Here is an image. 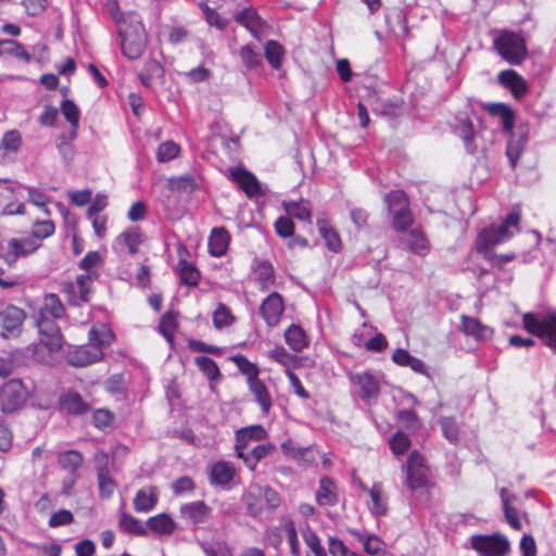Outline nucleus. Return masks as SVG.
I'll return each instance as SVG.
<instances>
[{"label":"nucleus","instance_id":"obj_7","mask_svg":"<svg viewBox=\"0 0 556 556\" xmlns=\"http://www.w3.org/2000/svg\"><path fill=\"white\" fill-rule=\"evenodd\" d=\"M406 484L412 492L424 490L429 486V467L425 464L424 457L413 451L406 463Z\"/></svg>","mask_w":556,"mask_h":556},{"label":"nucleus","instance_id":"obj_63","mask_svg":"<svg viewBox=\"0 0 556 556\" xmlns=\"http://www.w3.org/2000/svg\"><path fill=\"white\" fill-rule=\"evenodd\" d=\"M98 478V486L99 493L102 498H110L116 488L114 480L112 479L110 472L104 473L103 471L100 475H97Z\"/></svg>","mask_w":556,"mask_h":556},{"label":"nucleus","instance_id":"obj_14","mask_svg":"<svg viewBox=\"0 0 556 556\" xmlns=\"http://www.w3.org/2000/svg\"><path fill=\"white\" fill-rule=\"evenodd\" d=\"M103 352L99 346L91 344L89 341L87 344L76 346L67 353V363L74 367H86L93 364L103 357Z\"/></svg>","mask_w":556,"mask_h":556},{"label":"nucleus","instance_id":"obj_19","mask_svg":"<svg viewBox=\"0 0 556 556\" xmlns=\"http://www.w3.org/2000/svg\"><path fill=\"white\" fill-rule=\"evenodd\" d=\"M232 180L244 191L247 197L254 198L262 195L261 184L254 174L244 169L238 168L231 172Z\"/></svg>","mask_w":556,"mask_h":556},{"label":"nucleus","instance_id":"obj_15","mask_svg":"<svg viewBox=\"0 0 556 556\" xmlns=\"http://www.w3.org/2000/svg\"><path fill=\"white\" fill-rule=\"evenodd\" d=\"M268 433L261 425H252L240 428L236 431L235 451L238 457H243V453L249 447L251 442L263 441L267 438Z\"/></svg>","mask_w":556,"mask_h":556},{"label":"nucleus","instance_id":"obj_9","mask_svg":"<svg viewBox=\"0 0 556 556\" xmlns=\"http://www.w3.org/2000/svg\"><path fill=\"white\" fill-rule=\"evenodd\" d=\"M0 258L12 267L21 257H27L39 249V244L35 243L28 236L22 238H11L5 247H1Z\"/></svg>","mask_w":556,"mask_h":556},{"label":"nucleus","instance_id":"obj_24","mask_svg":"<svg viewBox=\"0 0 556 556\" xmlns=\"http://www.w3.org/2000/svg\"><path fill=\"white\" fill-rule=\"evenodd\" d=\"M230 242V235L224 227L213 228L208 238V252L215 257L226 254Z\"/></svg>","mask_w":556,"mask_h":556},{"label":"nucleus","instance_id":"obj_27","mask_svg":"<svg viewBox=\"0 0 556 556\" xmlns=\"http://www.w3.org/2000/svg\"><path fill=\"white\" fill-rule=\"evenodd\" d=\"M146 527L147 530L149 529L159 535H170L176 530V522L169 515L162 513L150 517L146 522Z\"/></svg>","mask_w":556,"mask_h":556},{"label":"nucleus","instance_id":"obj_3","mask_svg":"<svg viewBox=\"0 0 556 556\" xmlns=\"http://www.w3.org/2000/svg\"><path fill=\"white\" fill-rule=\"evenodd\" d=\"M494 47L509 64L519 65L528 55L523 37L511 30H503L495 39Z\"/></svg>","mask_w":556,"mask_h":556},{"label":"nucleus","instance_id":"obj_50","mask_svg":"<svg viewBox=\"0 0 556 556\" xmlns=\"http://www.w3.org/2000/svg\"><path fill=\"white\" fill-rule=\"evenodd\" d=\"M281 451L286 456L292 457L296 460H303L306 463H313L314 458L308 457L309 448L308 447H300L293 442L291 439L286 440L281 444Z\"/></svg>","mask_w":556,"mask_h":556},{"label":"nucleus","instance_id":"obj_26","mask_svg":"<svg viewBox=\"0 0 556 556\" xmlns=\"http://www.w3.org/2000/svg\"><path fill=\"white\" fill-rule=\"evenodd\" d=\"M454 132L458 136L469 154L476 153L478 146L476 143V132L473 125L468 118L458 119L457 125L454 127Z\"/></svg>","mask_w":556,"mask_h":556},{"label":"nucleus","instance_id":"obj_35","mask_svg":"<svg viewBox=\"0 0 556 556\" xmlns=\"http://www.w3.org/2000/svg\"><path fill=\"white\" fill-rule=\"evenodd\" d=\"M283 207L288 215L312 224V207L308 201H285Z\"/></svg>","mask_w":556,"mask_h":556},{"label":"nucleus","instance_id":"obj_32","mask_svg":"<svg viewBox=\"0 0 556 556\" xmlns=\"http://www.w3.org/2000/svg\"><path fill=\"white\" fill-rule=\"evenodd\" d=\"M392 361L402 367H409L412 370H414L417 374L425 375L427 374V368L425 363L412 356L406 350L403 349H396L393 352Z\"/></svg>","mask_w":556,"mask_h":556},{"label":"nucleus","instance_id":"obj_61","mask_svg":"<svg viewBox=\"0 0 556 556\" xmlns=\"http://www.w3.org/2000/svg\"><path fill=\"white\" fill-rule=\"evenodd\" d=\"M22 144V137L18 130H9L4 134L1 148L5 152L16 153Z\"/></svg>","mask_w":556,"mask_h":556},{"label":"nucleus","instance_id":"obj_46","mask_svg":"<svg viewBox=\"0 0 556 556\" xmlns=\"http://www.w3.org/2000/svg\"><path fill=\"white\" fill-rule=\"evenodd\" d=\"M118 243L127 247L130 254L138 252V247L142 242V233L138 227H130L123 231L116 239Z\"/></svg>","mask_w":556,"mask_h":556},{"label":"nucleus","instance_id":"obj_47","mask_svg":"<svg viewBox=\"0 0 556 556\" xmlns=\"http://www.w3.org/2000/svg\"><path fill=\"white\" fill-rule=\"evenodd\" d=\"M300 530L305 544L312 551L314 556H327L319 536L307 523H305L304 527H301Z\"/></svg>","mask_w":556,"mask_h":556},{"label":"nucleus","instance_id":"obj_6","mask_svg":"<svg viewBox=\"0 0 556 556\" xmlns=\"http://www.w3.org/2000/svg\"><path fill=\"white\" fill-rule=\"evenodd\" d=\"M29 396V389L21 379L7 381L0 391V408L3 413H14L24 406Z\"/></svg>","mask_w":556,"mask_h":556},{"label":"nucleus","instance_id":"obj_49","mask_svg":"<svg viewBox=\"0 0 556 556\" xmlns=\"http://www.w3.org/2000/svg\"><path fill=\"white\" fill-rule=\"evenodd\" d=\"M199 545L205 556H232L230 547L223 540L199 541Z\"/></svg>","mask_w":556,"mask_h":556},{"label":"nucleus","instance_id":"obj_59","mask_svg":"<svg viewBox=\"0 0 556 556\" xmlns=\"http://www.w3.org/2000/svg\"><path fill=\"white\" fill-rule=\"evenodd\" d=\"M389 212H394L396 208H405L409 206L406 193L403 190H392L386 194L384 198Z\"/></svg>","mask_w":556,"mask_h":556},{"label":"nucleus","instance_id":"obj_11","mask_svg":"<svg viewBox=\"0 0 556 556\" xmlns=\"http://www.w3.org/2000/svg\"><path fill=\"white\" fill-rule=\"evenodd\" d=\"M471 546L483 556H504L509 551V542L504 535H475Z\"/></svg>","mask_w":556,"mask_h":556},{"label":"nucleus","instance_id":"obj_28","mask_svg":"<svg viewBox=\"0 0 556 556\" xmlns=\"http://www.w3.org/2000/svg\"><path fill=\"white\" fill-rule=\"evenodd\" d=\"M528 141V135L521 132L515 135L510 132V137L507 142L506 156L509 161L511 168H515Z\"/></svg>","mask_w":556,"mask_h":556},{"label":"nucleus","instance_id":"obj_52","mask_svg":"<svg viewBox=\"0 0 556 556\" xmlns=\"http://www.w3.org/2000/svg\"><path fill=\"white\" fill-rule=\"evenodd\" d=\"M264 50H265V58H266L267 62L269 63V65L273 68L278 70L281 66L282 59H283L282 46L275 40H268L265 43Z\"/></svg>","mask_w":556,"mask_h":556},{"label":"nucleus","instance_id":"obj_37","mask_svg":"<svg viewBox=\"0 0 556 556\" xmlns=\"http://www.w3.org/2000/svg\"><path fill=\"white\" fill-rule=\"evenodd\" d=\"M248 386L255 401L260 404L262 412L268 413L271 407V399L265 383L257 377L248 382Z\"/></svg>","mask_w":556,"mask_h":556},{"label":"nucleus","instance_id":"obj_44","mask_svg":"<svg viewBox=\"0 0 556 556\" xmlns=\"http://www.w3.org/2000/svg\"><path fill=\"white\" fill-rule=\"evenodd\" d=\"M178 271L180 277V282L182 285L189 286V287H197L201 274L199 269L191 263H189L186 260H180L178 263Z\"/></svg>","mask_w":556,"mask_h":556},{"label":"nucleus","instance_id":"obj_45","mask_svg":"<svg viewBox=\"0 0 556 556\" xmlns=\"http://www.w3.org/2000/svg\"><path fill=\"white\" fill-rule=\"evenodd\" d=\"M55 231V226L52 220H36L33 224L31 232L28 237L37 244L41 247L43 239L49 238Z\"/></svg>","mask_w":556,"mask_h":556},{"label":"nucleus","instance_id":"obj_39","mask_svg":"<svg viewBox=\"0 0 556 556\" xmlns=\"http://www.w3.org/2000/svg\"><path fill=\"white\" fill-rule=\"evenodd\" d=\"M502 504H503V510L505 515V519L508 522V525L515 529L520 530L521 529V521L518 517V513L516 508H514L510 505V502L515 500V496L509 494L508 490L506 488H502L500 491Z\"/></svg>","mask_w":556,"mask_h":556},{"label":"nucleus","instance_id":"obj_23","mask_svg":"<svg viewBox=\"0 0 556 556\" xmlns=\"http://www.w3.org/2000/svg\"><path fill=\"white\" fill-rule=\"evenodd\" d=\"M159 491L156 486L148 485L137 491L134 497V509L137 513H149L156 506Z\"/></svg>","mask_w":556,"mask_h":556},{"label":"nucleus","instance_id":"obj_34","mask_svg":"<svg viewBox=\"0 0 556 556\" xmlns=\"http://www.w3.org/2000/svg\"><path fill=\"white\" fill-rule=\"evenodd\" d=\"M317 227L321 238L324 239L327 248L338 253L341 250L342 243L338 232L331 227L328 220L324 218L317 219Z\"/></svg>","mask_w":556,"mask_h":556},{"label":"nucleus","instance_id":"obj_4","mask_svg":"<svg viewBox=\"0 0 556 556\" xmlns=\"http://www.w3.org/2000/svg\"><path fill=\"white\" fill-rule=\"evenodd\" d=\"M523 328L531 334L539 337L556 353V312L546 314L542 318L534 313L522 316Z\"/></svg>","mask_w":556,"mask_h":556},{"label":"nucleus","instance_id":"obj_60","mask_svg":"<svg viewBox=\"0 0 556 556\" xmlns=\"http://www.w3.org/2000/svg\"><path fill=\"white\" fill-rule=\"evenodd\" d=\"M356 535L367 554L378 555L380 552H382L383 543L377 535L361 533H356Z\"/></svg>","mask_w":556,"mask_h":556},{"label":"nucleus","instance_id":"obj_17","mask_svg":"<svg viewBox=\"0 0 556 556\" xmlns=\"http://www.w3.org/2000/svg\"><path fill=\"white\" fill-rule=\"evenodd\" d=\"M498 83L508 89L515 99L523 98L529 91L526 79L514 70H505L498 74Z\"/></svg>","mask_w":556,"mask_h":556},{"label":"nucleus","instance_id":"obj_38","mask_svg":"<svg viewBox=\"0 0 556 556\" xmlns=\"http://www.w3.org/2000/svg\"><path fill=\"white\" fill-rule=\"evenodd\" d=\"M371 500L370 511L377 517L384 516L388 511L387 498L383 495L382 484L377 482L368 490Z\"/></svg>","mask_w":556,"mask_h":556},{"label":"nucleus","instance_id":"obj_18","mask_svg":"<svg viewBox=\"0 0 556 556\" xmlns=\"http://www.w3.org/2000/svg\"><path fill=\"white\" fill-rule=\"evenodd\" d=\"M235 21L245 27L255 39L261 40V31L265 22L254 8L248 7L236 13Z\"/></svg>","mask_w":556,"mask_h":556},{"label":"nucleus","instance_id":"obj_54","mask_svg":"<svg viewBox=\"0 0 556 556\" xmlns=\"http://www.w3.org/2000/svg\"><path fill=\"white\" fill-rule=\"evenodd\" d=\"M392 215V225L396 231L406 230L414 222L413 214L409 206L405 208H396V211L390 213Z\"/></svg>","mask_w":556,"mask_h":556},{"label":"nucleus","instance_id":"obj_12","mask_svg":"<svg viewBox=\"0 0 556 556\" xmlns=\"http://www.w3.org/2000/svg\"><path fill=\"white\" fill-rule=\"evenodd\" d=\"M350 381L359 388V397L367 404L375 402L380 393L379 379L370 371L354 372Z\"/></svg>","mask_w":556,"mask_h":556},{"label":"nucleus","instance_id":"obj_62","mask_svg":"<svg viewBox=\"0 0 556 556\" xmlns=\"http://www.w3.org/2000/svg\"><path fill=\"white\" fill-rule=\"evenodd\" d=\"M268 356L275 362L281 364L286 369L294 365L296 357L290 354L283 346H276L268 352Z\"/></svg>","mask_w":556,"mask_h":556},{"label":"nucleus","instance_id":"obj_33","mask_svg":"<svg viewBox=\"0 0 556 556\" xmlns=\"http://www.w3.org/2000/svg\"><path fill=\"white\" fill-rule=\"evenodd\" d=\"M285 340L294 352H301L308 345V338L305 331L298 325H291L285 331Z\"/></svg>","mask_w":556,"mask_h":556},{"label":"nucleus","instance_id":"obj_16","mask_svg":"<svg viewBox=\"0 0 556 556\" xmlns=\"http://www.w3.org/2000/svg\"><path fill=\"white\" fill-rule=\"evenodd\" d=\"M235 476V466L229 462L219 460L212 465L208 473V481L211 485L229 490Z\"/></svg>","mask_w":556,"mask_h":556},{"label":"nucleus","instance_id":"obj_5","mask_svg":"<svg viewBox=\"0 0 556 556\" xmlns=\"http://www.w3.org/2000/svg\"><path fill=\"white\" fill-rule=\"evenodd\" d=\"M180 518L190 526L193 531L200 529H210L213 520V508L204 501L198 500L185 503L179 507Z\"/></svg>","mask_w":556,"mask_h":556},{"label":"nucleus","instance_id":"obj_51","mask_svg":"<svg viewBox=\"0 0 556 556\" xmlns=\"http://www.w3.org/2000/svg\"><path fill=\"white\" fill-rule=\"evenodd\" d=\"M238 55L247 70H254L262 64V55L251 45L242 46Z\"/></svg>","mask_w":556,"mask_h":556},{"label":"nucleus","instance_id":"obj_31","mask_svg":"<svg viewBox=\"0 0 556 556\" xmlns=\"http://www.w3.org/2000/svg\"><path fill=\"white\" fill-rule=\"evenodd\" d=\"M113 331L104 324H98L91 327L89 330L88 340L91 344L97 345L103 352V349L111 345L114 341Z\"/></svg>","mask_w":556,"mask_h":556},{"label":"nucleus","instance_id":"obj_58","mask_svg":"<svg viewBox=\"0 0 556 556\" xmlns=\"http://www.w3.org/2000/svg\"><path fill=\"white\" fill-rule=\"evenodd\" d=\"M389 445L394 455H404L410 446V440L407 434L397 431L389 440Z\"/></svg>","mask_w":556,"mask_h":556},{"label":"nucleus","instance_id":"obj_40","mask_svg":"<svg viewBox=\"0 0 556 556\" xmlns=\"http://www.w3.org/2000/svg\"><path fill=\"white\" fill-rule=\"evenodd\" d=\"M275 445L271 443L260 444L252 448L250 453H243V457H240L245 466L250 470H255L257 463L265 458L267 455L271 454L275 451Z\"/></svg>","mask_w":556,"mask_h":556},{"label":"nucleus","instance_id":"obj_20","mask_svg":"<svg viewBox=\"0 0 556 556\" xmlns=\"http://www.w3.org/2000/svg\"><path fill=\"white\" fill-rule=\"evenodd\" d=\"M253 274L261 291H267L276 285L274 266L268 261H256L253 264Z\"/></svg>","mask_w":556,"mask_h":556},{"label":"nucleus","instance_id":"obj_8","mask_svg":"<svg viewBox=\"0 0 556 556\" xmlns=\"http://www.w3.org/2000/svg\"><path fill=\"white\" fill-rule=\"evenodd\" d=\"M26 313L13 304L0 305V336L4 339L17 338L23 330Z\"/></svg>","mask_w":556,"mask_h":556},{"label":"nucleus","instance_id":"obj_30","mask_svg":"<svg viewBox=\"0 0 556 556\" xmlns=\"http://www.w3.org/2000/svg\"><path fill=\"white\" fill-rule=\"evenodd\" d=\"M521 219V211L519 206L513 208V211L505 217L501 225L495 226L496 230L504 237L503 240H509L516 232L519 231V223Z\"/></svg>","mask_w":556,"mask_h":556},{"label":"nucleus","instance_id":"obj_29","mask_svg":"<svg viewBox=\"0 0 556 556\" xmlns=\"http://www.w3.org/2000/svg\"><path fill=\"white\" fill-rule=\"evenodd\" d=\"M504 237H501L496 227L491 225L484 229H482L477 238L476 247L478 252L485 253L488 250L493 248L496 244L505 242L503 240Z\"/></svg>","mask_w":556,"mask_h":556},{"label":"nucleus","instance_id":"obj_13","mask_svg":"<svg viewBox=\"0 0 556 556\" xmlns=\"http://www.w3.org/2000/svg\"><path fill=\"white\" fill-rule=\"evenodd\" d=\"M283 298L278 292H271L261 303L260 314L268 327H276L283 314Z\"/></svg>","mask_w":556,"mask_h":556},{"label":"nucleus","instance_id":"obj_43","mask_svg":"<svg viewBox=\"0 0 556 556\" xmlns=\"http://www.w3.org/2000/svg\"><path fill=\"white\" fill-rule=\"evenodd\" d=\"M337 494L333 491V482L330 478H321L316 492V501L321 506H333L337 503Z\"/></svg>","mask_w":556,"mask_h":556},{"label":"nucleus","instance_id":"obj_53","mask_svg":"<svg viewBox=\"0 0 556 556\" xmlns=\"http://www.w3.org/2000/svg\"><path fill=\"white\" fill-rule=\"evenodd\" d=\"M194 364L207 377L210 381L220 378V371L216 362L207 356L194 357Z\"/></svg>","mask_w":556,"mask_h":556},{"label":"nucleus","instance_id":"obj_41","mask_svg":"<svg viewBox=\"0 0 556 556\" xmlns=\"http://www.w3.org/2000/svg\"><path fill=\"white\" fill-rule=\"evenodd\" d=\"M83 463L84 456L76 450L64 451L58 455V464L71 475H76Z\"/></svg>","mask_w":556,"mask_h":556},{"label":"nucleus","instance_id":"obj_2","mask_svg":"<svg viewBox=\"0 0 556 556\" xmlns=\"http://www.w3.org/2000/svg\"><path fill=\"white\" fill-rule=\"evenodd\" d=\"M115 24L117 25L124 56L128 60L139 59L147 47V33L141 17L135 12H128L124 16H115Z\"/></svg>","mask_w":556,"mask_h":556},{"label":"nucleus","instance_id":"obj_22","mask_svg":"<svg viewBox=\"0 0 556 556\" xmlns=\"http://www.w3.org/2000/svg\"><path fill=\"white\" fill-rule=\"evenodd\" d=\"M462 330L466 336L475 338L477 341H486L492 338L491 327L483 325L479 319L470 316H462Z\"/></svg>","mask_w":556,"mask_h":556},{"label":"nucleus","instance_id":"obj_21","mask_svg":"<svg viewBox=\"0 0 556 556\" xmlns=\"http://www.w3.org/2000/svg\"><path fill=\"white\" fill-rule=\"evenodd\" d=\"M61 408L70 415H83L90 410L91 406L76 391H68L60 397Z\"/></svg>","mask_w":556,"mask_h":556},{"label":"nucleus","instance_id":"obj_10","mask_svg":"<svg viewBox=\"0 0 556 556\" xmlns=\"http://www.w3.org/2000/svg\"><path fill=\"white\" fill-rule=\"evenodd\" d=\"M101 257L99 252L89 251L79 262V268L85 270L86 274H81L76 278V285L78 288V300L80 302H88L91 291V283L97 278V273L92 268L99 264Z\"/></svg>","mask_w":556,"mask_h":556},{"label":"nucleus","instance_id":"obj_1","mask_svg":"<svg viewBox=\"0 0 556 556\" xmlns=\"http://www.w3.org/2000/svg\"><path fill=\"white\" fill-rule=\"evenodd\" d=\"M65 308L54 293L46 294L38 313L35 316L36 326L39 332V345L48 349L49 352H58L63 346V336L56 319L63 317Z\"/></svg>","mask_w":556,"mask_h":556},{"label":"nucleus","instance_id":"obj_56","mask_svg":"<svg viewBox=\"0 0 556 556\" xmlns=\"http://www.w3.org/2000/svg\"><path fill=\"white\" fill-rule=\"evenodd\" d=\"M231 361L236 364L238 369L247 376V381L250 382L258 377V368L256 364L250 362L243 355H233Z\"/></svg>","mask_w":556,"mask_h":556},{"label":"nucleus","instance_id":"obj_36","mask_svg":"<svg viewBox=\"0 0 556 556\" xmlns=\"http://www.w3.org/2000/svg\"><path fill=\"white\" fill-rule=\"evenodd\" d=\"M118 527L123 532L131 535L146 536L148 534L147 527L139 519L125 511L119 514Z\"/></svg>","mask_w":556,"mask_h":556},{"label":"nucleus","instance_id":"obj_25","mask_svg":"<svg viewBox=\"0 0 556 556\" xmlns=\"http://www.w3.org/2000/svg\"><path fill=\"white\" fill-rule=\"evenodd\" d=\"M484 110L492 116L498 117L505 131L511 132L514 127V111L505 103H488Z\"/></svg>","mask_w":556,"mask_h":556},{"label":"nucleus","instance_id":"obj_55","mask_svg":"<svg viewBox=\"0 0 556 556\" xmlns=\"http://www.w3.org/2000/svg\"><path fill=\"white\" fill-rule=\"evenodd\" d=\"M282 529L287 534V540L290 545L292 556H301L300 542L298 539V530L292 519L287 518L283 520Z\"/></svg>","mask_w":556,"mask_h":556},{"label":"nucleus","instance_id":"obj_64","mask_svg":"<svg viewBox=\"0 0 556 556\" xmlns=\"http://www.w3.org/2000/svg\"><path fill=\"white\" fill-rule=\"evenodd\" d=\"M61 111L71 126L79 125V109L74 101L64 99L61 103Z\"/></svg>","mask_w":556,"mask_h":556},{"label":"nucleus","instance_id":"obj_42","mask_svg":"<svg viewBox=\"0 0 556 556\" xmlns=\"http://www.w3.org/2000/svg\"><path fill=\"white\" fill-rule=\"evenodd\" d=\"M0 54L13 56L16 60L28 63L30 61V54L24 49V47L13 39L0 40Z\"/></svg>","mask_w":556,"mask_h":556},{"label":"nucleus","instance_id":"obj_48","mask_svg":"<svg viewBox=\"0 0 556 556\" xmlns=\"http://www.w3.org/2000/svg\"><path fill=\"white\" fill-rule=\"evenodd\" d=\"M407 242L409 250L417 255L424 256L430 250V245L425 233L419 229H413L409 231Z\"/></svg>","mask_w":556,"mask_h":556},{"label":"nucleus","instance_id":"obj_57","mask_svg":"<svg viewBox=\"0 0 556 556\" xmlns=\"http://www.w3.org/2000/svg\"><path fill=\"white\" fill-rule=\"evenodd\" d=\"M177 328L176 315L173 312H167L161 318L159 330L163 337L170 343L174 341V333Z\"/></svg>","mask_w":556,"mask_h":556}]
</instances>
